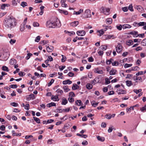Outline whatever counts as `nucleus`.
Instances as JSON below:
<instances>
[{"mask_svg":"<svg viewBox=\"0 0 146 146\" xmlns=\"http://www.w3.org/2000/svg\"><path fill=\"white\" fill-rule=\"evenodd\" d=\"M97 32L100 33V35H98L100 36H101V35H102L104 33V32L102 29L100 30H98L97 31Z\"/></svg>","mask_w":146,"mask_h":146,"instance_id":"nucleus-45","label":"nucleus"},{"mask_svg":"<svg viewBox=\"0 0 146 146\" xmlns=\"http://www.w3.org/2000/svg\"><path fill=\"white\" fill-rule=\"evenodd\" d=\"M126 93V91L125 90H118V94H125Z\"/></svg>","mask_w":146,"mask_h":146,"instance_id":"nucleus-22","label":"nucleus"},{"mask_svg":"<svg viewBox=\"0 0 146 146\" xmlns=\"http://www.w3.org/2000/svg\"><path fill=\"white\" fill-rule=\"evenodd\" d=\"M106 21L107 24H110L112 22V19L111 18H108L106 19Z\"/></svg>","mask_w":146,"mask_h":146,"instance_id":"nucleus-19","label":"nucleus"},{"mask_svg":"<svg viewBox=\"0 0 146 146\" xmlns=\"http://www.w3.org/2000/svg\"><path fill=\"white\" fill-rule=\"evenodd\" d=\"M134 80H141V82H142V79L141 77H137L136 76V77H134Z\"/></svg>","mask_w":146,"mask_h":146,"instance_id":"nucleus-50","label":"nucleus"},{"mask_svg":"<svg viewBox=\"0 0 146 146\" xmlns=\"http://www.w3.org/2000/svg\"><path fill=\"white\" fill-rule=\"evenodd\" d=\"M119 63L117 61H115L112 63V65L113 66H117L118 65Z\"/></svg>","mask_w":146,"mask_h":146,"instance_id":"nucleus-55","label":"nucleus"},{"mask_svg":"<svg viewBox=\"0 0 146 146\" xmlns=\"http://www.w3.org/2000/svg\"><path fill=\"white\" fill-rule=\"evenodd\" d=\"M141 89H139V90L137 89H134L133 90V92L135 93L136 94H138L139 93L141 92Z\"/></svg>","mask_w":146,"mask_h":146,"instance_id":"nucleus-49","label":"nucleus"},{"mask_svg":"<svg viewBox=\"0 0 146 146\" xmlns=\"http://www.w3.org/2000/svg\"><path fill=\"white\" fill-rule=\"evenodd\" d=\"M79 88V86L77 85L76 84H73V86L72 87V89L74 90H76L78 88Z\"/></svg>","mask_w":146,"mask_h":146,"instance_id":"nucleus-33","label":"nucleus"},{"mask_svg":"<svg viewBox=\"0 0 146 146\" xmlns=\"http://www.w3.org/2000/svg\"><path fill=\"white\" fill-rule=\"evenodd\" d=\"M54 80L53 79H52L50 82L48 84V87L52 85V83L54 82Z\"/></svg>","mask_w":146,"mask_h":146,"instance_id":"nucleus-58","label":"nucleus"},{"mask_svg":"<svg viewBox=\"0 0 146 146\" xmlns=\"http://www.w3.org/2000/svg\"><path fill=\"white\" fill-rule=\"evenodd\" d=\"M132 66V64H128L127 63H126L125 64L124 66V67L125 68H126L128 67H130Z\"/></svg>","mask_w":146,"mask_h":146,"instance_id":"nucleus-47","label":"nucleus"},{"mask_svg":"<svg viewBox=\"0 0 146 146\" xmlns=\"http://www.w3.org/2000/svg\"><path fill=\"white\" fill-rule=\"evenodd\" d=\"M33 26L35 27H38L39 24L37 22H34L33 23Z\"/></svg>","mask_w":146,"mask_h":146,"instance_id":"nucleus-64","label":"nucleus"},{"mask_svg":"<svg viewBox=\"0 0 146 146\" xmlns=\"http://www.w3.org/2000/svg\"><path fill=\"white\" fill-rule=\"evenodd\" d=\"M131 27V25L129 24H124L123 25V29H129Z\"/></svg>","mask_w":146,"mask_h":146,"instance_id":"nucleus-26","label":"nucleus"},{"mask_svg":"<svg viewBox=\"0 0 146 146\" xmlns=\"http://www.w3.org/2000/svg\"><path fill=\"white\" fill-rule=\"evenodd\" d=\"M69 96L72 97H74L75 96V94L73 92H71L69 94Z\"/></svg>","mask_w":146,"mask_h":146,"instance_id":"nucleus-56","label":"nucleus"},{"mask_svg":"<svg viewBox=\"0 0 146 146\" xmlns=\"http://www.w3.org/2000/svg\"><path fill=\"white\" fill-rule=\"evenodd\" d=\"M91 11L89 9H86L82 15L83 18H86L91 17Z\"/></svg>","mask_w":146,"mask_h":146,"instance_id":"nucleus-4","label":"nucleus"},{"mask_svg":"<svg viewBox=\"0 0 146 146\" xmlns=\"http://www.w3.org/2000/svg\"><path fill=\"white\" fill-rule=\"evenodd\" d=\"M11 105L14 107H16L18 106V104L16 102H13L11 103Z\"/></svg>","mask_w":146,"mask_h":146,"instance_id":"nucleus-62","label":"nucleus"},{"mask_svg":"<svg viewBox=\"0 0 146 146\" xmlns=\"http://www.w3.org/2000/svg\"><path fill=\"white\" fill-rule=\"evenodd\" d=\"M25 73L22 72H20L19 73V75L21 77H23L25 75Z\"/></svg>","mask_w":146,"mask_h":146,"instance_id":"nucleus-52","label":"nucleus"},{"mask_svg":"<svg viewBox=\"0 0 146 146\" xmlns=\"http://www.w3.org/2000/svg\"><path fill=\"white\" fill-rule=\"evenodd\" d=\"M97 138L98 141L102 142H103L105 140V138L103 137L97 136Z\"/></svg>","mask_w":146,"mask_h":146,"instance_id":"nucleus-21","label":"nucleus"},{"mask_svg":"<svg viewBox=\"0 0 146 146\" xmlns=\"http://www.w3.org/2000/svg\"><path fill=\"white\" fill-rule=\"evenodd\" d=\"M56 92L58 94H60L59 95H62L63 93V90H61L60 89H58L56 91Z\"/></svg>","mask_w":146,"mask_h":146,"instance_id":"nucleus-31","label":"nucleus"},{"mask_svg":"<svg viewBox=\"0 0 146 146\" xmlns=\"http://www.w3.org/2000/svg\"><path fill=\"white\" fill-rule=\"evenodd\" d=\"M83 12V10L82 9H81L79 10L78 11L76 12L75 11H74L73 14H76V15H79L82 13Z\"/></svg>","mask_w":146,"mask_h":146,"instance_id":"nucleus-16","label":"nucleus"},{"mask_svg":"<svg viewBox=\"0 0 146 146\" xmlns=\"http://www.w3.org/2000/svg\"><path fill=\"white\" fill-rule=\"evenodd\" d=\"M16 42V40L15 39H11L9 41V43L11 44L15 43Z\"/></svg>","mask_w":146,"mask_h":146,"instance_id":"nucleus-54","label":"nucleus"},{"mask_svg":"<svg viewBox=\"0 0 146 146\" xmlns=\"http://www.w3.org/2000/svg\"><path fill=\"white\" fill-rule=\"evenodd\" d=\"M72 83V82L69 79L64 81L62 82L63 84L64 85H66L67 84H71Z\"/></svg>","mask_w":146,"mask_h":146,"instance_id":"nucleus-11","label":"nucleus"},{"mask_svg":"<svg viewBox=\"0 0 146 146\" xmlns=\"http://www.w3.org/2000/svg\"><path fill=\"white\" fill-rule=\"evenodd\" d=\"M33 118L34 119V120L37 123H40V119L36 117H33Z\"/></svg>","mask_w":146,"mask_h":146,"instance_id":"nucleus-37","label":"nucleus"},{"mask_svg":"<svg viewBox=\"0 0 146 146\" xmlns=\"http://www.w3.org/2000/svg\"><path fill=\"white\" fill-rule=\"evenodd\" d=\"M9 54L8 51L3 50L2 54L0 55V58H1L4 60H6L9 58Z\"/></svg>","mask_w":146,"mask_h":146,"instance_id":"nucleus-2","label":"nucleus"},{"mask_svg":"<svg viewBox=\"0 0 146 146\" xmlns=\"http://www.w3.org/2000/svg\"><path fill=\"white\" fill-rule=\"evenodd\" d=\"M64 32H66V33H69V35L70 36H71L72 35H73L75 34L74 32L73 31H71V32H69L68 31H66L65 30V31Z\"/></svg>","mask_w":146,"mask_h":146,"instance_id":"nucleus-43","label":"nucleus"},{"mask_svg":"<svg viewBox=\"0 0 146 146\" xmlns=\"http://www.w3.org/2000/svg\"><path fill=\"white\" fill-rule=\"evenodd\" d=\"M76 104L78 106H80V105H82L83 104L81 101L80 100H77L76 101Z\"/></svg>","mask_w":146,"mask_h":146,"instance_id":"nucleus-34","label":"nucleus"},{"mask_svg":"<svg viewBox=\"0 0 146 146\" xmlns=\"http://www.w3.org/2000/svg\"><path fill=\"white\" fill-rule=\"evenodd\" d=\"M54 23L53 20L51 21V20L48 21L47 22L46 25L48 28H54Z\"/></svg>","mask_w":146,"mask_h":146,"instance_id":"nucleus-5","label":"nucleus"},{"mask_svg":"<svg viewBox=\"0 0 146 146\" xmlns=\"http://www.w3.org/2000/svg\"><path fill=\"white\" fill-rule=\"evenodd\" d=\"M86 88L89 90L91 89L92 88L93 86L92 84L90 83H88L86 85Z\"/></svg>","mask_w":146,"mask_h":146,"instance_id":"nucleus-28","label":"nucleus"},{"mask_svg":"<svg viewBox=\"0 0 146 146\" xmlns=\"http://www.w3.org/2000/svg\"><path fill=\"white\" fill-rule=\"evenodd\" d=\"M48 40H43L40 41V44H43V45H44L45 44L48 43Z\"/></svg>","mask_w":146,"mask_h":146,"instance_id":"nucleus-41","label":"nucleus"},{"mask_svg":"<svg viewBox=\"0 0 146 146\" xmlns=\"http://www.w3.org/2000/svg\"><path fill=\"white\" fill-rule=\"evenodd\" d=\"M21 5L24 8L27 6V3L26 2L23 1L21 3Z\"/></svg>","mask_w":146,"mask_h":146,"instance_id":"nucleus-36","label":"nucleus"},{"mask_svg":"<svg viewBox=\"0 0 146 146\" xmlns=\"http://www.w3.org/2000/svg\"><path fill=\"white\" fill-rule=\"evenodd\" d=\"M53 49L54 47L52 46H48L46 48L47 51L48 52H51L53 50Z\"/></svg>","mask_w":146,"mask_h":146,"instance_id":"nucleus-10","label":"nucleus"},{"mask_svg":"<svg viewBox=\"0 0 146 146\" xmlns=\"http://www.w3.org/2000/svg\"><path fill=\"white\" fill-rule=\"evenodd\" d=\"M128 9L131 11H133V7L132 6V4H130V5H129Z\"/></svg>","mask_w":146,"mask_h":146,"instance_id":"nucleus-53","label":"nucleus"},{"mask_svg":"<svg viewBox=\"0 0 146 146\" xmlns=\"http://www.w3.org/2000/svg\"><path fill=\"white\" fill-rule=\"evenodd\" d=\"M111 38H114V36L113 35H108L107 36L106 38L107 39H110Z\"/></svg>","mask_w":146,"mask_h":146,"instance_id":"nucleus-63","label":"nucleus"},{"mask_svg":"<svg viewBox=\"0 0 146 146\" xmlns=\"http://www.w3.org/2000/svg\"><path fill=\"white\" fill-rule=\"evenodd\" d=\"M139 67L137 66H136L135 67H133L131 68V70H137L138 68Z\"/></svg>","mask_w":146,"mask_h":146,"instance_id":"nucleus-61","label":"nucleus"},{"mask_svg":"<svg viewBox=\"0 0 146 146\" xmlns=\"http://www.w3.org/2000/svg\"><path fill=\"white\" fill-rule=\"evenodd\" d=\"M76 135L77 136H80L82 137H83L85 138H86L87 137V136L86 135L80 134L78 133H77Z\"/></svg>","mask_w":146,"mask_h":146,"instance_id":"nucleus-35","label":"nucleus"},{"mask_svg":"<svg viewBox=\"0 0 146 146\" xmlns=\"http://www.w3.org/2000/svg\"><path fill=\"white\" fill-rule=\"evenodd\" d=\"M59 11L60 13H63L65 15H67L68 14V12L66 10H64L59 9Z\"/></svg>","mask_w":146,"mask_h":146,"instance_id":"nucleus-14","label":"nucleus"},{"mask_svg":"<svg viewBox=\"0 0 146 146\" xmlns=\"http://www.w3.org/2000/svg\"><path fill=\"white\" fill-rule=\"evenodd\" d=\"M105 117L108 119H110L111 118V115L110 114H107L106 115Z\"/></svg>","mask_w":146,"mask_h":146,"instance_id":"nucleus-51","label":"nucleus"},{"mask_svg":"<svg viewBox=\"0 0 146 146\" xmlns=\"http://www.w3.org/2000/svg\"><path fill=\"white\" fill-rule=\"evenodd\" d=\"M113 60V59H110L109 60H107L106 62V63L108 65L110 64L111 63V62Z\"/></svg>","mask_w":146,"mask_h":146,"instance_id":"nucleus-46","label":"nucleus"},{"mask_svg":"<svg viewBox=\"0 0 146 146\" xmlns=\"http://www.w3.org/2000/svg\"><path fill=\"white\" fill-rule=\"evenodd\" d=\"M25 24H23V25H21L20 26V30L21 31H23L25 29Z\"/></svg>","mask_w":146,"mask_h":146,"instance_id":"nucleus-39","label":"nucleus"},{"mask_svg":"<svg viewBox=\"0 0 146 146\" xmlns=\"http://www.w3.org/2000/svg\"><path fill=\"white\" fill-rule=\"evenodd\" d=\"M130 34L133 35L134 36V37H137V35L138 34V32L137 31H134L132 32H131L130 33Z\"/></svg>","mask_w":146,"mask_h":146,"instance_id":"nucleus-23","label":"nucleus"},{"mask_svg":"<svg viewBox=\"0 0 146 146\" xmlns=\"http://www.w3.org/2000/svg\"><path fill=\"white\" fill-rule=\"evenodd\" d=\"M122 46L120 43H118L115 47L116 50L118 53H120L122 50Z\"/></svg>","mask_w":146,"mask_h":146,"instance_id":"nucleus-6","label":"nucleus"},{"mask_svg":"<svg viewBox=\"0 0 146 146\" xmlns=\"http://www.w3.org/2000/svg\"><path fill=\"white\" fill-rule=\"evenodd\" d=\"M40 36H38L36 37L35 40V41L36 42H38L40 41Z\"/></svg>","mask_w":146,"mask_h":146,"instance_id":"nucleus-57","label":"nucleus"},{"mask_svg":"<svg viewBox=\"0 0 146 146\" xmlns=\"http://www.w3.org/2000/svg\"><path fill=\"white\" fill-rule=\"evenodd\" d=\"M127 44L129 46L132 45L133 44V42L132 40H129L127 41Z\"/></svg>","mask_w":146,"mask_h":146,"instance_id":"nucleus-27","label":"nucleus"},{"mask_svg":"<svg viewBox=\"0 0 146 146\" xmlns=\"http://www.w3.org/2000/svg\"><path fill=\"white\" fill-rule=\"evenodd\" d=\"M110 82L108 78H106L105 79V84H108L110 83Z\"/></svg>","mask_w":146,"mask_h":146,"instance_id":"nucleus-60","label":"nucleus"},{"mask_svg":"<svg viewBox=\"0 0 146 146\" xmlns=\"http://www.w3.org/2000/svg\"><path fill=\"white\" fill-rule=\"evenodd\" d=\"M52 20H53L54 23V26L55 27H59L61 26V24L60 21L56 17L53 18Z\"/></svg>","mask_w":146,"mask_h":146,"instance_id":"nucleus-3","label":"nucleus"},{"mask_svg":"<svg viewBox=\"0 0 146 146\" xmlns=\"http://www.w3.org/2000/svg\"><path fill=\"white\" fill-rule=\"evenodd\" d=\"M17 63V61L15 59H12L10 61V64L13 65H15Z\"/></svg>","mask_w":146,"mask_h":146,"instance_id":"nucleus-20","label":"nucleus"},{"mask_svg":"<svg viewBox=\"0 0 146 146\" xmlns=\"http://www.w3.org/2000/svg\"><path fill=\"white\" fill-rule=\"evenodd\" d=\"M63 88L64 90V92H67L70 90L68 88V86H64Z\"/></svg>","mask_w":146,"mask_h":146,"instance_id":"nucleus-32","label":"nucleus"},{"mask_svg":"<svg viewBox=\"0 0 146 146\" xmlns=\"http://www.w3.org/2000/svg\"><path fill=\"white\" fill-rule=\"evenodd\" d=\"M68 102V101L66 98L64 97L62 98V102L61 103L62 105H65Z\"/></svg>","mask_w":146,"mask_h":146,"instance_id":"nucleus-12","label":"nucleus"},{"mask_svg":"<svg viewBox=\"0 0 146 146\" xmlns=\"http://www.w3.org/2000/svg\"><path fill=\"white\" fill-rule=\"evenodd\" d=\"M17 24L16 20L13 16H8L4 19L3 21V25L7 28L12 29L15 27Z\"/></svg>","mask_w":146,"mask_h":146,"instance_id":"nucleus-1","label":"nucleus"},{"mask_svg":"<svg viewBox=\"0 0 146 146\" xmlns=\"http://www.w3.org/2000/svg\"><path fill=\"white\" fill-rule=\"evenodd\" d=\"M141 45L143 46H146V38L143 40L141 42Z\"/></svg>","mask_w":146,"mask_h":146,"instance_id":"nucleus-42","label":"nucleus"},{"mask_svg":"<svg viewBox=\"0 0 146 146\" xmlns=\"http://www.w3.org/2000/svg\"><path fill=\"white\" fill-rule=\"evenodd\" d=\"M34 99V95L33 94H31L29 95L26 96V99L27 101H29L31 99L33 100Z\"/></svg>","mask_w":146,"mask_h":146,"instance_id":"nucleus-7","label":"nucleus"},{"mask_svg":"<svg viewBox=\"0 0 146 146\" xmlns=\"http://www.w3.org/2000/svg\"><path fill=\"white\" fill-rule=\"evenodd\" d=\"M126 85L128 86H130L132 85V82L130 80H127L126 81Z\"/></svg>","mask_w":146,"mask_h":146,"instance_id":"nucleus-30","label":"nucleus"},{"mask_svg":"<svg viewBox=\"0 0 146 146\" xmlns=\"http://www.w3.org/2000/svg\"><path fill=\"white\" fill-rule=\"evenodd\" d=\"M2 69L4 71L9 72V70L8 68L5 66H3L2 67Z\"/></svg>","mask_w":146,"mask_h":146,"instance_id":"nucleus-40","label":"nucleus"},{"mask_svg":"<svg viewBox=\"0 0 146 146\" xmlns=\"http://www.w3.org/2000/svg\"><path fill=\"white\" fill-rule=\"evenodd\" d=\"M136 9L139 12H142L143 10V8L141 6H138L136 7Z\"/></svg>","mask_w":146,"mask_h":146,"instance_id":"nucleus-17","label":"nucleus"},{"mask_svg":"<svg viewBox=\"0 0 146 146\" xmlns=\"http://www.w3.org/2000/svg\"><path fill=\"white\" fill-rule=\"evenodd\" d=\"M56 106V104L53 102H52L50 103H49L47 104L46 106L48 107H50L52 106Z\"/></svg>","mask_w":146,"mask_h":146,"instance_id":"nucleus-24","label":"nucleus"},{"mask_svg":"<svg viewBox=\"0 0 146 146\" xmlns=\"http://www.w3.org/2000/svg\"><path fill=\"white\" fill-rule=\"evenodd\" d=\"M12 133L13 134V136H20L21 135V133H19L17 134V133H15V132L13 130L12 131Z\"/></svg>","mask_w":146,"mask_h":146,"instance_id":"nucleus-38","label":"nucleus"},{"mask_svg":"<svg viewBox=\"0 0 146 146\" xmlns=\"http://www.w3.org/2000/svg\"><path fill=\"white\" fill-rule=\"evenodd\" d=\"M140 110L143 112L146 111V104L144 106L140 108Z\"/></svg>","mask_w":146,"mask_h":146,"instance_id":"nucleus-48","label":"nucleus"},{"mask_svg":"<svg viewBox=\"0 0 146 146\" xmlns=\"http://www.w3.org/2000/svg\"><path fill=\"white\" fill-rule=\"evenodd\" d=\"M117 70L113 69H112L110 72L109 73L110 75H114L115 74Z\"/></svg>","mask_w":146,"mask_h":146,"instance_id":"nucleus-15","label":"nucleus"},{"mask_svg":"<svg viewBox=\"0 0 146 146\" xmlns=\"http://www.w3.org/2000/svg\"><path fill=\"white\" fill-rule=\"evenodd\" d=\"M110 9L109 8H105L104 11V14L106 15H109L110 14Z\"/></svg>","mask_w":146,"mask_h":146,"instance_id":"nucleus-25","label":"nucleus"},{"mask_svg":"<svg viewBox=\"0 0 146 146\" xmlns=\"http://www.w3.org/2000/svg\"><path fill=\"white\" fill-rule=\"evenodd\" d=\"M77 34L78 36H82L84 35L86 32L84 31H79L77 32Z\"/></svg>","mask_w":146,"mask_h":146,"instance_id":"nucleus-8","label":"nucleus"},{"mask_svg":"<svg viewBox=\"0 0 146 146\" xmlns=\"http://www.w3.org/2000/svg\"><path fill=\"white\" fill-rule=\"evenodd\" d=\"M59 95L57 96L52 95L51 97V99L53 100L54 101H58L59 100V99L58 98Z\"/></svg>","mask_w":146,"mask_h":146,"instance_id":"nucleus-9","label":"nucleus"},{"mask_svg":"<svg viewBox=\"0 0 146 146\" xmlns=\"http://www.w3.org/2000/svg\"><path fill=\"white\" fill-rule=\"evenodd\" d=\"M79 24V22L78 21H75L72 22H71L70 23V25L73 27H76Z\"/></svg>","mask_w":146,"mask_h":146,"instance_id":"nucleus-13","label":"nucleus"},{"mask_svg":"<svg viewBox=\"0 0 146 146\" xmlns=\"http://www.w3.org/2000/svg\"><path fill=\"white\" fill-rule=\"evenodd\" d=\"M61 56L62 57V58L61 59V62H64L66 60V58L65 56H64L63 55H62Z\"/></svg>","mask_w":146,"mask_h":146,"instance_id":"nucleus-44","label":"nucleus"},{"mask_svg":"<svg viewBox=\"0 0 146 146\" xmlns=\"http://www.w3.org/2000/svg\"><path fill=\"white\" fill-rule=\"evenodd\" d=\"M10 87L12 88H16L17 87V86L16 84H12L10 85Z\"/></svg>","mask_w":146,"mask_h":146,"instance_id":"nucleus-59","label":"nucleus"},{"mask_svg":"<svg viewBox=\"0 0 146 146\" xmlns=\"http://www.w3.org/2000/svg\"><path fill=\"white\" fill-rule=\"evenodd\" d=\"M94 72L96 73L99 74H102L103 72L102 70H99L98 68H96L94 69Z\"/></svg>","mask_w":146,"mask_h":146,"instance_id":"nucleus-18","label":"nucleus"},{"mask_svg":"<svg viewBox=\"0 0 146 146\" xmlns=\"http://www.w3.org/2000/svg\"><path fill=\"white\" fill-rule=\"evenodd\" d=\"M135 23V24H137L139 25V26H143L144 25H146V23L145 22H140L138 23H137L136 22H135L134 23Z\"/></svg>","mask_w":146,"mask_h":146,"instance_id":"nucleus-29","label":"nucleus"}]
</instances>
